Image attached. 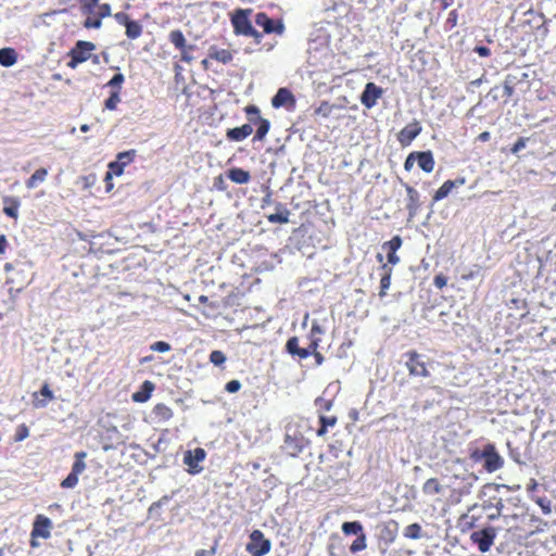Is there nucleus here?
Returning <instances> with one entry per match:
<instances>
[{"instance_id":"obj_26","label":"nucleus","mask_w":556,"mask_h":556,"mask_svg":"<svg viewBox=\"0 0 556 556\" xmlns=\"http://www.w3.org/2000/svg\"><path fill=\"white\" fill-rule=\"evenodd\" d=\"M208 58L223 64H228L232 61L233 54L228 49H219L216 46H212L208 49Z\"/></svg>"},{"instance_id":"obj_13","label":"nucleus","mask_w":556,"mask_h":556,"mask_svg":"<svg viewBox=\"0 0 556 556\" xmlns=\"http://www.w3.org/2000/svg\"><path fill=\"white\" fill-rule=\"evenodd\" d=\"M382 94L383 89L381 87L377 86L375 83H367L361 94V103L366 109H371L377 104Z\"/></svg>"},{"instance_id":"obj_4","label":"nucleus","mask_w":556,"mask_h":556,"mask_svg":"<svg viewBox=\"0 0 556 556\" xmlns=\"http://www.w3.org/2000/svg\"><path fill=\"white\" fill-rule=\"evenodd\" d=\"M473 462L483 460V468L486 472H495L504 467V458L497 452L493 443H488L482 450L476 448L470 453Z\"/></svg>"},{"instance_id":"obj_33","label":"nucleus","mask_w":556,"mask_h":556,"mask_svg":"<svg viewBox=\"0 0 556 556\" xmlns=\"http://www.w3.org/2000/svg\"><path fill=\"white\" fill-rule=\"evenodd\" d=\"M445 486L437 478L428 479L422 485V492L426 495H437L444 491Z\"/></svg>"},{"instance_id":"obj_3","label":"nucleus","mask_w":556,"mask_h":556,"mask_svg":"<svg viewBox=\"0 0 556 556\" xmlns=\"http://www.w3.org/2000/svg\"><path fill=\"white\" fill-rule=\"evenodd\" d=\"M251 13V9H237L231 14L230 22L235 35L252 37L254 42L260 45L262 42L263 35L253 27L250 21Z\"/></svg>"},{"instance_id":"obj_28","label":"nucleus","mask_w":556,"mask_h":556,"mask_svg":"<svg viewBox=\"0 0 556 556\" xmlns=\"http://www.w3.org/2000/svg\"><path fill=\"white\" fill-rule=\"evenodd\" d=\"M250 123L256 124L257 129L253 137V141H262L270 129V123L268 119L257 116V118L250 117Z\"/></svg>"},{"instance_id":"obj_20","label":"nucleus","mask_w":556,"mask_h":556,"mask_svg":"<svg viewBox=\"0 0 556 556\" xmlns=\"http://www.w3.org/2000/svg\"><path fill=\"white\" fill-rule=\"evenodd\" d=\"M151 414L155 422H166L174 416L173 409L164 403H157Z\"/></svg>"},{"instance_id":"obj_38","label":"nucleus","mask_w":556,"mask_h":556,"mask_svg":"<svg viewBox=\"0 0 556 556\" xmlns=\"http://www.w3.org/2000/svg\"><path fill=\"white\" fill-rule=\"evenodd\" d=\"M124 81L125 76L122 73H117L105 84V87L111 88V92L121 93Z\"/></svg>"},{"instance_id":"obj_41","label":"nucleus","mask_w":556,"mask_h":556,"mask_svg":"<svg viewBox=\"0 0 556 556\" xmlns=\"http://www.w3.org/2000/svg\"><path fill=\"white\" fill-rule=\"evenodd\" d=\"M136 156V150H128L124 152H119L117 154L116 161L122 164L123 166H127L130 164Z\"/></svg>"},{"instance_id":"obj_29","label":"nucleus","mask_w":556,"mask_h":556,"mask_svg":"<svg viewBox=\"0 0 556 556\" xmlns=\"http://www.w3.org/2000/svg\"><path fill=\"white\" fill-rule=\"evenodd\" d=\"M227 177L235 184L238 185H244L248 184L251 180V175L248 170L240 168V167H233L230 168L227 172Z\"/></svg>"},{"instance_id":"obj_39","label":"nucleus","mask_w":556,"mask_h":556,"mask_svg":"<svg viewBox=\"0 0 556 556\" xmlns=\"http://www.w3.org/2000/svg\"><path fill=\"white\" fill-rule=\"evenodd\" d=\"M367 547V538L366 534L363 533L353 541V543L350 546V552L353 554H356L358 552L364 551Z\"/></svg>"},{"instance_id":"obj_8","label":"nucleus","mask_w":556,"mask_h":556,"mask_svg":"<svg viewBox=\"0 0 556 556\" xmlns=\"http://www.w3.org/2000/svg\"><path fill=\"white\" fill-rule=\"evenodd\" d=\"M270 547L271 543L264 533L261 530H253L245 548L252 556H264L269 553Z\"/></svg>"},{"instance_id":"obj_18","label":"nucleus","mask_w":556,"mask_h":556,"mask_svg":"<svg viewBox=\"0 0 556 556\" xmlns=\"http://www.w3.org/2000/svg\"><path fill=\"white\" fill-rule=\"evenodd\" d=\"M466 182V179L464 177H459L455 180H446L443 182V185L434 192L433 194V201L438 202L446 198L453 188L463 186Z\"/></svg>"},{"instance_id":"obj_34","label":"nucleus","mask_w":556,"mask_h":556,"mask_svg":"<svg viewBox=\"0 0 556 556\" xmlns=\"http://www.w3.org/2000/svg\"><path fill=\"white\" fill-rule=\"evenodd\" d=\"M318 419L320 424V427L316 431V434L318 437H324L327 433L328 428L334 427L338 422L337 416H326L324 414H320Z\"/></svg>"},{"instance_id":"obj_63","label":"nucleus","mask_w":556,"mask_h":556,"mask_svg":"<svg viewBox=\"0 0 556 556\" xmlns=\"http://www.w3.org/2000/svg\"><path fill=\"white\" fill-rule=\"evenodd\" d=\"M503 89H504V97L510 98L513 96L514 87L510 84H508L507 81L504 83Z\"/></svg>"},{"instance_id":"obj_46","label":"nucleus","mask_w":556,"mask_h":556,"mask_svg":"<svg viewBox=\"0 0 556 556\" xmlns=\"http://www.w3.org/2000/svg\"><path fill=\"white\" fill-rule=\"evenodd\" d=\"M210 362L215 366H222L226 362V355L219 350H214L210 354Z\"/></svg>"},{"instance_id":"obj_17","label":"nucleus","mask_w":556,"mask_h":556,"mask_svg":"<svg viewBox=\"0 0 556 556\" xmlns=\"http://www.w3.org/2000/svg\"><path fill=\"white\" fill-rule=\"evenodd\" d=\"M271 105L275 109H279L281 106H291L295 105V98L292 92L287 88H279L277 93L271 99Z\"/></svg>"},{"instance_id":"obj_15","label":"nucleus","mask_w":556,"mask_h":556,"mask_svg":"<svg viewBox=\"0 0 556 556\" xmlns=\"http://www.w3.org/2000/svg\"><path fill=\"white\" fill-rule=\"evenodd\" d=\"M255 24L264 29L266 34H282L283 25L280 22H275L266 13L260 12L255 15Z\"/></svg>"},{"instance_id":"obj_24","label":"nucleus","mask_w":556,"mask_h":556,"mask_svg":"<svg viewBox=\"0 0 556 556\" xmlns=\"http://www.w3.org/2000/svg\"><path fill=\"white\" fill-rule=\"evenodd\" d=\"M418 166L426 173H431L434 169L435 161L431 151L417 152Z\"/></svg>"},{"instance_id":"obj_36","label":"nucleus","mask_w":556,"mask_h":556,"mask_svg":"<svg viewBox=\"0 0 556 556\" xmlns=\"http://www.w3.org/2000/svg\"><path fill=\"white\" fill-rule=\"evenodd\" d=\"M341 529L345 535L354 534L358 536L364 533V528L359 521H346Z\"/></svg>"},{"instance_id":"obj_62","label":"nucleus","mask_w":556,"mask_h":556,"mask_svg":"<svg viewBox=\"0 0 556 556\" xmlns=\"http://www.w3.org/2000/svg\"><path fill=\"white\" fill-rule=\"evenodd\" d=\"M381 276H392L393 269L392 265L387 263H382L380 266Z\"/></svg>"},{"instance_id":"obj_37","label":"nucleus","mask_w":556,"mask_h":556,"mask_svg":"<svg viewBox=\"0 0 556 556\" xmlns=\"http://www.w3.org/2000/svg\"><path fill=\"white\" fill-rule=\"evenodd\" d=\"M86 456H87V453L84 451L75 453V456H74L75 462L72 466V472L79 476L86 469V464H85Z\"/></svg>"},{"instance_id":"obj_45","label":"nucleus","mask_w":556,"mask_h":556,"mask_svg":"<svg viewBox=\"0 0 556 556\" xmlns=\"http://www.w3.org/2000/svg\"><path fill=\"white\" fill-rule=\"evenodd\" d=\"M102 25V18L99 17V15L96 13V15L93 16H88L85 21H84V27L87 28V29H98L100 28Z\"/></svg>"},{"instance_id":"obj_47","label":"nucleus","mask_w":556,"mask_h":556,"mask_svg":"<svg viewBox=\"0 0 556 556\" xmlns=\"http://www.w3.org/2000/svg\"><path fill=\"white\" fill-rule=\"evenodd\" d=\"M78 477L77 475H75L74 472H70V475L64 479L62 480L61 482V488L63 489H73L77 485L78 483Z\"/></svg>"},{"instance_id":"obj_54","label":"nucleus","mask_w":556,"mask_h":556,"mask_svg":"<svg viewBox=\"0 0 556 556\" xmlns=\"http://www.w3.org/2000/svg\"><path fill=\"white\" fill-rule=\"evenodd\" d=\"M97 14L99 15V17H101L102 20L104 17H108V16H111L112 15V12H111V5L109 3H102V4H98V12Z\"/></svg>"},{"instance_id":"obj_30","label":"nucleus","mask_w":556,"mask_h":556,"mask_svg":"<svg viewBox=\"0 0 556 556\" xmlns=\"http://www.w3.org/2000/svg\"><path fill=\"white\" fill-rule=\"evenodd\" d=\"M48 176V169L45 167L37 168L34 174L25 181L27 189H35L42 184Z\"/></svg>"},{"instance_id":"obj_50","label":"nucleus","mask_w":556,"mask_h":556,"mask_svg":"<svg viewBox=\"0 0 556 556\" xmlns=\"http://www.w3.org/2000/svg\"><path fill=\"white\" fill-rule=\"evenodd\" d=\"M391 277L392 276H381L380 278V291L379 296L383 298L387 294L388 289L391 286Z\"/></svg>"},{"instance_id":"obj_53","label":"nucleus","mask_w":556,"mask_h":556,"mask_svg":"<svg viewBox=\"0 0 556 556\" xmlns=\"http://www.w3.org/2000/svg\"><path fill=\"white\" fill-rule=\"evenodd\" d=\"M99 0H85L81 2V11L91 14L94 7H98Z\"/></svg>"},{"instance_id":"obj_2","label":"nucleus","mask_w":556,"mask_h":556,"mask_svg":"<svg viewBox=\"0 0 556 556\" xmlns=\"http://www.w3.org/2000/svg\"><path fill=\"white\" fill-rule=\"evenodd\" d=\"M323 333V329L316 321L313 323L309 331V343L306 348L300 346V340L298 337H290L286 342V351L292 357H296L300 361L313 356L317 366L323 365L325 362L324 355L318 351L320 339L317 334Z\"/></svg>"},{"instance_id":"obj_59","label":"nucleus","mask_w":556,"mask_h":556,"mask_svg":"<svg viewBox=\"0 0 556 556\" xmlns=\"http://www.w3.org/2000/svg\"><path fill=\"white\" fill-rule=\"evenodd\" d=\"M217 552V542L211 547V549H198L195 556H213Z\"/></svg>"},{"instance_id":"obj_25","label":"nucleus","mask_w":556,"mask_h":556,"mask_svg":"<svg viewBox=\"0 0 556 556\" xmlns=\"http://www.w3.org/2000/svg\"><path fill=\"white\" fill-rule=\"evenodd\" d=\"M154 388H155V386L152 381H150V380L143 381V383L140 387V390L132 393V395H131L132 401L136 403L147 402L151 397V394H152Z\"/></svg>"},{"instance_id":"obj_11","label":"nucleus","mask_w":556,"mask_h":556,"mask_svg":"<svg viewBox=\"0 0 556 556\" xmlns=\"http://www.w3.org/2000/svg\"><path fill=\"white\" fill-rule=\"evenodd\" d=\"M496 538V530L493 527H488L479 531H475L470 535L472 543L477 544L481 553L490 551Z\"/></svg>"},{"instance_id":"obj_49","label":"nucleus","mask_w":556,"mask_h":556,"mask_svg":"<svg viewBox=\"0 0 556 556\" xmlns=\"http://www.w3.org/2000/svg\"><path fill=\"white\" fill-rule=\"evenodd\" d=\"M332 112V105L329 104V102L324 101L320 103V105L315 109V114L320 115L323 117H329Z\"/></svg>"},{"instance_id":"obj_5","label":"nucleus","mask_w":556,"mask_h":556,"mask_svg":"<svg viewBox=\"0 0 556 556\" xmlns=\"http://www.w3.org/2000/svg\"><path fill=\"white\" fill-rule=\"evenodd\" d=\"M402 357L404 358V364L408 370L409 376L422 378H428L430 376L425 356L418 353L416 350L405 352Z\"/></svg>"},{"instance_id":"obj_23","label":"nucleus","mask_w":556,"mask_h":556,"mask_svg":"<svg viewBox=\"0 0 556 556\" xmlns=\"http://www.w3.org/2000/svg\"><path fill=\"white\" fill-rule=\"evenodd\" d=\"M276 213L267 215V220L270 224H287L289 223L290 210L282 203L276 204Z\"/></svg>"},{"instance_id":"obj_51","label":"nucleus","mask_w":556,"mask_h":556,"mask_svg":"<svg viewBox=\"0 0 556 556\" xmlns=\"http://www.w3.org/2000/svg\"><path fill=\"white\" fill-rule=\"evenodd\" d=\"M529 138L520 137L510 148V153L517 154L526 148Z\"/></svg>"},{"instance_id":"obj_19","label":"nucleus","mask_w":556,"mask_h":556,"mask_svg":"<svg viewBox=\"0 0 556 556\" xmlns=\"http://www.w3.org/2000/svg\"><path fill=\"white\" fill-rule=\"evenodd\" d=\"M253 132L251 124H244L240 127L230 128L226 132V138L229 141H242Z\"/></svg>"},{"instance_id":"obj_6","label":"nucleus","mask_w":556,"mask_h":556,"mask_svg":"<svg viewBox=\"0 0 556 556\" xmlns=\"http://www.w3.org/2000/svg\"><path fill=\"white\" fill-rule=\"evenodd\" d=\"M94 50L96 45L93 42L78 40L68 52L70 61L67 62V66L70 68H76L78 64L88 61Z\"/></svg>"},{"instance_id":"obj_55","label":"nucleus","mask_w":556,"mask_h":556,"mask_svg":"<svg viewBox=\"0 0 556 556\" xmlns=\"http://www.w3.org/2000/svg\"><path fill=\"white\" fill-rule=\"evenodd\" d=\"M415 161H417L416 151L412 152L407 155V157L404 162V169L406 172H410L414 167Z\"/></svg>"},{"instance_id":"obj_60","label":"nucleus","mask_w":556,"mask_h":556,"mask_svg":"<svg viewBox=\"0 0 556 556\" xmlns=\"http://www.w3.org/2000/svg\"><path fill=\"white\" fill-rule=\"evenodd\" d=\"M316 405L319 407V409L321 410H330L331 407H332V401H329V400H324V399H318L316 401Z\"/></svg>"},{"instance_id":"obj_64","label":"nucleus","mask_w":556,"mask_h":556,"mask_svg":"<svg viewBox=\"0 0 556 556\" xmlns=\"http://www.w3.org/2000/svg\"><path fill=\"white\" fill-rule=\"evenodd\" d=\"M490 138H491L490 132H489V131H483V132L479 134V136H478V138H477V139H478L479 141H481V142H486V141H489V140H490Z\"/></svg>"},{"instance_id":"obj_14","label":"nucleus","mask_w":556,"mask_h":556,"mask_svg":"<svg viewBox=\"0 0 556 556\" xmlns=\"http://www.w3.org/2000/svg\"><path fill=\"white\" fill-rule=\"evenodd\" d=\"M422 127L418 121L406 125L397 134V140L402 147H407L421 132Z\"/></svg>"},{"instance_id":"obj_48","label":"nucleus","mask_w":556,"mask_h":556,"mask_svg":"<svg viewBox=\"0 0 556 556\" xmlns=\"http://www.w3.org/2000/svg\"><path fill=\"white\" fill-rule=\"evenodd\" d=\"M28 435H29L28 427L25 424H22L16 428L14 441L21 442V441L25 440L26 438H28Z\"/></svg>"},{"instance_id":"obj_44","label":"nucleus","mask_w":556,"mask_h":556,"mask_svg":"<svg viewBox=\"0 0 556 556\" xmlns=\"http://www.w3.org/2000/svg\"><path fill=\"white\" fill-rule=\"evenodd\" d=\"M125 166L119 164L117 161L111 162L109 164V172L105 175V180L111 179L112 175L121 176L124 173Z\"/></svg>"},{"instance_id":"obj_61","label":"nucleus","mask_w":556,"mask_h":556,"mask_svg":"<svg viewBox=\"0 0 556 556\" xmlns=\"http://www.w3.org/2000/svg\"><path fill=\"white\" fill-rule=\"evenodd\" d=\"M475 52H477L482 58H488L491 55V50L485 46H477L475 48Z\"/></svg>"},{"instance_id":"obj_32","label":"nucleus","mask_w":556,"mask_h":556,"mask_svg":"<svg viewBox=\"0 0 556 556\" xmlns=\"http://www.w3.org/2000/svg\"><path fill=\"white\" fill-rule=\"evenodd\" d=\"M17 61V53L13 48L0 49V65L10 67Z\"/></svg>"},{"instance_id":"obj_9","label":"nucleus","mask_w":556,"mask_h":556,"mask_svg":"<svg viewBox=\"0 0 556 556\" xmlns=\"http://www.w3.org/2000/svg\"><path fill=\"white\" fill-rule=\"evenodd\" d=\"M169 41L173 46L180 51V60L186 63L193 61L191 52L194 50V46L187 45L186 37L180 29H174L168 35Z\"/></svg>"},{"instance_id":"obj_21","label":"nucleus","mask_w":556,"mask_h":556,"mask_svg":"<svg viewBox=\"0 0 556 556\" xmlns=\"http://www.w3.org/2000/svg\"><path fill=\"white\" fill-rule=\"evenodd\" d=\"M35 401L34 406L37 408H43L50 401L54 399L53 392L51 391L48 383H43L40 388L39 393L34 394Z\"/></svg>"},{"instance_id":"obj_1","label":"nucleus","mask_w":556,"mask_h":556,"mask_svg":"<svg viewBox=\"0 0 556 556\" xmlns=\"http://www.w3.org/2000/svg\"><path fill=\"white\" fill-rule=\"evenodd\" d=\"M504 521L507 531L518 541L528 540L536 533L544 532L547 528L545 520L529 513L504 516Z\"/></svg>"},{"instance_id":"obj_57","label":"nucleus","mask_w":556,"mask_h":556,"mask_svg":"<svg viewBox=\"0 0 556 556\" xmlns=\"http://www.w3.org/2000/svg\"><path fill=\"white\" fill-rule=\"evenodd\" d=\"M447 283V278L443 275V274H438L434 276V279H433V285L438 288V289H443Z\"/></svg>"},{"instance_id":"obj_31","label":"nucleus","mask_w":556,"mask_h":556,"mask_svg":"<svg viewBox=\"0 0 556 556\" xmlns=\"http://www.w3.org/2000/svg\"><path fill=\"white\" fill-rule=\"evenodd\" d=\"M3 213L14 219L18 216L20 201L13 197H7L3 199Z\"/></svg>"},{"instance_id":"obj_43","label":"nucleus","mask_w":556,"mask_h":556,"mask_svg":"<svg viewBox=\"0 0 556 556\" xmlns=\"http://www.w3.org/2000/svg\"><path fill=\"white\" fill-rule=\"evenodd\" d=\"M121 102V93L110 92V97L104 101V109L114 111Z\"/></svg>"},{"instance_id":"obj_52","label":"nucleus","mask_w":556,"mask_h":556,"mask_svg":"<svg viewBox=\"0 0 556 556\" xmlns=\"http://www.w3.org/2000/svg\"><path fill=\"white\" fill-rule=\"evenodd\" d=\"M150 349L154 352L165 353L170 351V344L165 341H156L151 344Z\"/></svg>"},{"instance_id":"obj_22","label":"nucleus","mask_w":556,"mask_h":556,"mask_svg":"<svg viewBox=\"0 0 556 556\" xmlns=\"http://www.w3.org/2000/svg\"><path fill=\"white\" fill-rule=\"evenodd\" d=\"M285 447L292 456L298 455L304 448V439L302 437L286 434Z\"/></svg>"},{"instance_id":"obj_27","label":"nucleus","mask_w":556,"mask_h":556,"mask_svg":"<svg viewBox=\"0 0 556 556\" xmlns=\"http://www.w3.org/2000/svg\"><path fill=\"white\" fill-rule=\"evenodd\" d=\"M404 187H405V190L407 193L406 208L410 215H414L420 206L419 193L415 188H413L412 186H409L407 184H404Z\"/></svg>"},{"instance_id":"obj_58","label":"nucleus","mask_w":556,"mask_h":556,"mask_svg":"<svg viewBox=\"0 0 556 556\" xmlns=\"http://www.w3.org/2000/svg\"><path fill=\"white\" fill-rule=\"evenodd\" d=\"M244 112L249 116V118H257V116H260V109L253 104L245 106Z\"/></svg>"},{"instance_id":"obj_7","label":"nucleus","mask_w":556,"mask_h":556,"mask_svg":"<svg viewBox=\"0 0 556 556\" xmlns=\"http://www.w3.org/2000/svg\"><path fill=\"white\" fill-rule=\"evenodd\" d=\"M52 521L45 515H37L35 517L33 529L30 532V546L38 547V538L49 539L51 536Z\"/></svg>"},{"instance_id":"obj_35","label":"nucleus","mask_w":556,"mask_h":556,"mask_svg":"<svg viewBox=\"0 0 556 556\" xmlns=\"http://www.w3.org/2000/svg\"><path fill=\"white\" fill-rule=\"evenodd\" d=\"M495 500V503H492V502H489L488 504H484L483 507L486 509V508H494V513L490 514L488 516V519L489 520H496L501 517L504 518L505 515H503V508H504V503H503V500L500 497V498H494Z\"/></svg>"},{"instance_id":"obj_40","label":"nucleus","mask_w":556,"mask_h":556,"mask_svg":"<svg viewBox=\"0 0 556 556\" xmlns=\"http://www.w3.org/2000/svg\"><path fill=\"white\" fill-rule=\"evenodd\" d=\"M404 536L408 539H419L421 536V527L419 523H412L404 530Z\"/></svg>"},{"instance_id":"obj_56","label":"nucleus","mask_w":556,"mask_h":556,"mask_svg":"<svg viewBox=\"0 0 556 556\" xmlns=\"http://www.w3.org/2000/svg\"><path fill=\"white\" fill-rule=\"evenodd\" d=\"M241 383L239 380H230L226 383L225 390L229 393H236L240 390Z\"/></svg>"},{"instance_id":"obj_16","label":"nucleus","mask_w":556,"mask_h":556,"mask_svg":"<svg viewBox=\"0 0 556 556\" xmlns=\"http://www.w3.org/2000/svg\"><path fill=\"white\" fill-rule=\"evenodd\" d=\"M402 238L396 235L391 240L382 244V250L387 253V261L392 266L400 263V256L396 254V252L402 247Z\"/></svg>"},{"instance_id":"obj_12","label":"nucleus","mask_w":556,"mask_h":556,"mask_svg":"<svg viewBox=\"0 0 556 556\" xmlns=\"http://www.w3.org/2000/svg\"><path fill=\"white\" fill-rule=\"evenodd\" d=\"M206 457V452L202 447H197L193 451H187L184 456V464L188 466V472L198 475L203 470L200 465Z\"/></svg>"},{"instance_id":"obj_42","label":"nucleus","mask_w":556,"mask_h":556,"mask_svg":"<svg viewBox=\"0 0 556 556\" xmlns=\"http://www.w3.org/2000/svg\"><path fill=\"white\" fill-rule=\"evenodd\" d=\"M468 493L469 491L467 489H452L447 502L450 504H458L464 495Z\"/></svg>"},{"instance_id":"obj_10","label":"nucleus","mask_w":556,"mask_h":556,"mask_svg":"<svg viewBox=\"0 0 556 556\" xmlns=\"http://www.w3.org/2000/svg\"><path fill=\"white\" fill-rule=\"evenodd\" d=\"M117 24L125 27V35L128 39L135 40L142 35L143 27L138 21H134L125 12H117L113 15Z\"/></svg>"}]
</instances>
